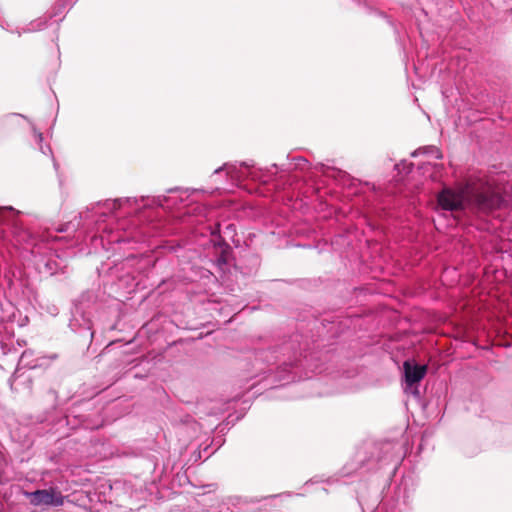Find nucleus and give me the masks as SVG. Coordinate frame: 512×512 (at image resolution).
<instances>
[{
  "label": "nucleus",
  "instance_id": "7ed1b4c3",
  "mask_svg": "<svg viewBox=\"0 0 512 512\" xmlns=\"http://www.w3.org/2000/svg\"><path fill=\"white\" fill-rule=\"evenodd\" d=\"M502 202L503 199L498 192L487 188L475 195L473 204L478 210L487 213L500 207Z\"/></svg>",
  "mask_w": 512,
  "mask_h": 512
},
{
  "label": "nucleus",
  "instance_id": "20e7f679",
  "mask_svg": "<svg viewBox=\"0 0 512 512\" xmlns=\"http://www.w3.org/2000/svg\"><path fill=\"white\" fill-rule=\"evenodd\" d=\"M30 502L35 506H61L63 505L64 497L60 491L54 488L36 490L30 494Z\"/></svg>",
  "mask_w": 512,
  "mask_h": 512
},
{
  "label": "nucleus",
  "instance_id": "0eeeda50",
  "mask_svg": "<svg viewBox=\"0 0 512 512\" xmlns=\"http://www.w3.org/2000/svg\"><path fill=\"white\" fill-rule=\"evenodd\" d=\"M428 151L433 153L435 155V158H437V159H440L442 157L440 151L435 147H429V148L423 149V152H428Z\"/></svg>",
  "mask_w": 512,
  "mask_h": 512
},
{
  "label": "nucleus",
  "instance_id": "39448f33",
  "mask_svg": "<svg viewBox=\"0 0 512 512\" xmlns=\"http://www.w3.org/2000/svg\"><path fill=\"white\" fill-rule=\"evenodd\" d=\"M251 167H253V165L247 162H242L240 164H225L223 167L216 169L214 173L217 174L220 171L225 170L233 182H240L248 177L255 179L254 172L249 170Z\"/></svg>",
  "mask_w": 512,
  "mask_h": 512
},
{
  "label": "nucleus",
  "instance_id": "423d86ee",
  "mask_svg": "<svg viewBox=\"0 0 512 512\" xmlns=\"http://www.w3.org/2000/svg\"><path fill=\"white\" fill-rule=\"evenodd\" d=\"M107 210L110 212L115 211L116 209L120 208L122 205L121 199H115V200H106L103 204Z\"/></svg>",
  "mask_w": 512,
  "mask_h": 512
},
{
  "label": "nucleus",
  "instance_id": "f03ea898",
  "mask_svg": "<svg viewBox=\"0 0 512 512\" xmlns=\"http://www.w3.org/2000/svg\"><path fill=\"white\" fill-rule=\"evenodd\" d=\"M403 369L405 377L404 391L412 394L413 396L419 397L420 392L417 384L425 377L427 373V366L411 364L409 361H405Z\"/></svg>",
  "mask_w": 512,
  "mask_h": 512
},
{
  "label": "nucleus",
  "instance_id": "f257e3e1",
  "mask_svg": "<svg viewBox=\"0 0 512 512\" xmlns=\"http://www.w3.org/2000/svg\"><path fill=\"white\" fill-rule=\"evenodd\" d=\"M468 188H444L437 197L438 207L444 211H459L469 204Z\"/></svg>",
  "mask_w": 512,
  "mask_h": 512
},
{
  "label": "nucleus",
  "instance_id": "6e6552de",
  "mask_svg": "<svg viewBox=\"0 0 512 512\" xmlns=\"http://www.w3.org/2000/svg\"><path fill=\"white\" fill-rule=\"evenodd\" d=\"M34 134H35V138H36L37 142H38L39 144H41V143H42V141H43V135H42V133L37 132V131H34ZM40 150H41L44 154L46 153V152L44 151V149H43V146H42V145H40Z\"/></svg>",
  "mask_w": 512,
  "mask_h": 512
}]
</instances>
